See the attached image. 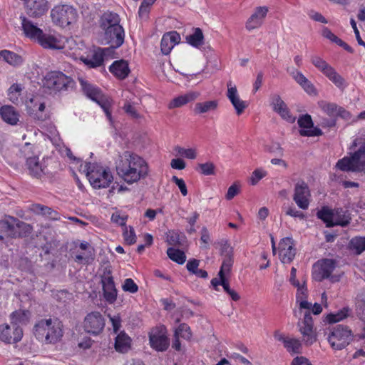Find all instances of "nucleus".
<instances>
[{
    "mask_svg": "<svg viewBox=\"0 0 365 365\" xmlns=\"http://www.w3.org/2000/svg\"><path fill=\"white\" fill-rule=\"evenodd\" d=\"M115 168L119 177L129 185L145 178L149 172L147 163L130 151H125L119 155Z\"/></svg>",
    "mask_w": 365,
    "mask_h": 365,
    "instance_id": "f257e3e1",
    "label": "nucleus"
},
{
    "mask_svg": "<svg viewBox=\"0 0 365 365\" xmlns=\"http://www.w3.org/2000/svg\"><path fill=\"white\" fill-rule=\"evenodd\" d=\"M348 155L339 159L335 168L346 173H365V136L355 138Z\"/></svg>",
    "mask_w": 365,
    "mask_h": 365,
    "instance_id": "f03ea898",
    "label": "nucleus"
},
{
    "mask_svg": "<svg viewBox=\"0 0 365 365\" xmlns=\"http://www.w3.org/2000/svg\"><path fill=\"white\" fill-rule=\"evenodd\" d=\"M63 327L62 322L57 318L41 319L35 323L33 334L39 341L55 344L63 335Z\"/></svg>",
    "mask_w": 365,
    "mask_h": 365,
    "instance_id": "7ed1b4c3",
    "label": "nucleus"
},
{
    "mask_svg": "<svg viewBox=\"0 0 365 365\" xmlns=\"http://www.w3.org/2000/svg\"><path fill=\"white\" fill-rule=\"evenodd\" d=\"M80 171L86 174L91 185L96 189L108 187L113 180L110 168L98 163H86L81 165Z\"/></svg>",
    "mask_w": 365,
    "mask_h": 365,
    "instance_id": "20e7f679",
    "label": "nucleus"
},
{
    "mask_svg": "<svg viewBox=\"0 0 365 365\" xmlns=\"http://www.w3.org/2000/svg\"><path fill=\"white\" fill-rule=\"evenodd\" d=\"M42 85L53 92L68 91L75 86V82L70 76L58 71L48 72L42 79Z\"/></svg>",
    "mask_w": 365,
    "mask_h": 365,
    "instance_id": "39448f33",
    "label": "nucleus"
},
{
    "mask_svg": "<svg viewBox=\"0 0 365 365\" xmlns=\"http://www.w3.org/2000/svg\"><path fill=\"white\" fill-rule=\"evenodd\" d=\"M78 81L83 93L92 101L96 102L102 108L108 120H111L112 117L110 110L111 100L104 96L98 87L91 84L86 79L79 77Z\"/></svg>",
    "mask_w": 365,
    "mask_h": 365,
    "instance_id": "423d86ee",
    "label": "nucleus"
},
{
    "mask_svg": "<svg viewBox=\"0 0 365 365\" xmlns=\"http://www.w3.org/2000/svg\"><path fill=\"white\" fill-rule=\"evenodd\" d=\"M77 10L69 5H57L51 11L52 22L61 28H65L77 21Z\"/></svg>",
    "mask_w": 365,
    "mask_h": 365,
    "instance_id": "0eeeda50",
    "label": "nucleus"
},
{
    "mask_svg": "<svg viewBox=\"0 0 365 365\" xmlns=\"http://www.w3.org/2000/svg\"><path fill=\"white\" fill-rule=\"evenodd\" d=\"M352 332L346 326L334 327L328 336V341L334 349L341 350L352 340Z\"/></svg>",
    "mask_w": 365,
    "mask_h": 365,
    "instance_id": "6e6552de",
    "label": "nucleus"
},
{
    "mask_svg": "<svg viewBox=\"0 0 365 365\" xmlns=\"http://www.w3.org/2000/svg\"><path fill=\"white\" fill-rule=\"evenodd\" d=\"M105 325L103 315L99 312H91L85 317L82 327L87 334L97 336L103 331Z\"/></svg>",
    "mask_w": 365,
    "mask_h": 365,
    "instance_id": "1a4fd4ad",
    "label": "nucleus"
},
{
    "mask_svg": "<svg viewBox=\"0 0 365 365\" xmlns=\"http://www.w3.org/2000/svg\"><path fill=\"white\" fill-rule=\"evenodd\" d=\"M22 328L14 324L0 325V341L6 344H16L22 339Z\"/></svg>",
    "mask_w": 365,
    "mask_h": 365,
    "instance_id": "9d476101",
    "label": "nucleus"
},
{
    "mask_svg": "<svg viewBox=\"0 0 365 365\" xmlns=\"http://www.w3.org/2000/svg\"><path fill=\"white\" fill-rule=\"evenodd\" d=\"M150 346L158 351L167 350L170 345V340L166 334V329L164 327H158L149 333Z\"/></svg>",
    "mask_w": 365,
    "mask_h": 365,
    "instance_id": "9b49d317",
    "label": "nucleus"
},
{
    "mask_svg": "<svg viewBox=\"0 0 365 365\" xmlns=\"http://www.w3.org/2000/svg\"><path fill=\"white\" fill-rule=\"evenodd\" d=\"M313 319L310 312H306L304 319L298 322L299 330L303 341L307 345H311L317 341V334L313 329Z\"/></svg>",
    "mask_w": 365,
    "mask_h": 365,
    "instance_id": "f8f14e48",
    "label": "nucleus"
},
{
    "mask_svg": "<svg viewBox=\"0 0 365 365\" xmlns=\"http://www.w3.org/2000/svg\"><path fill=\"white\" fill-rule=\"evenodd\" d=\"M335 269V262L331 259L319 260L313 266L312 277L318 282L329 278Z\"/></svg>",
    "mask_w": 365,
    "mask_h": 365,
    "instance_id": "ddd939ff",
    "label": "nucleus"
},
{
    "mask_svg": "<svg viewBox=\"0 0 365 365\" xmlns=\"http://www.w3.org/2000/svg\"><path fill=\"white\" fill-rule=\"evenodd\" d=\"M310 191L307 184L304 181H299L294 187V193L293 200L297 206L302 209L307 210L309 207Z\"/></svg>",
    "mask_w": 365,
    "mask_h": 365,
    "instance_id": "4468645a",
    "label": "nucleus"
},
{
    "mask_svg": "<svg viewBox=\"0 0 365 365\" xmlns=\"http://www.w3.org/2000/svg\"><path fill=\"white\" fill-rule=\"evenodd\" d=\"M270 106L272 110L279 114L282 118L289 123H294L296 118L293 116L285 102L278 94H272L270 96Z\"/></svg>",
    "mask_w": 365,
    "mask_h": 365,
    "instance_id": "2eb2a0df",
    "label": "nucleus"
},
{
    "mask_svg": "<svg viewBox=\"0 0 365 365\" xmlns=\"http://www.w3.org/2000/svg\"><path fill=\"white\" fill-rule=\"evenodd\" d=\"M101 283L105 299L113 304L116 300L117 289L110 270L104 272L101 277Z\"/></svg>",
    "mask_w": 365,
    "mask_h": 365,
    "instance_id": "dca6fc26",
    "label": "nucleus"
},
{
    "mask_svg": "<svg viewBox=\"0 0 365 365\" xmlns=\"http://www.w3.org/2000/svg\"><path fill=\"white\" fill-rule=\"evenodd\" d=\"M125 32L123 26H118L104 32L103 41L110 47L119 48L124 42Z\"/></svg>",
    "mask_w": 365,
    "mask_h": 365,
    "instance_id": "f3484780",
    "label": "nucleus"
},
{
    "mask_svg": "<svg viewBox=\"0 0 365 365\" xmlns=\"http://www.w3.org/2000/svg\"><path fill=\"white\" fill-rule=\"evenodd\" d=\"M297 123L299 126L301 128L299 134L302 136H320L323 133L321 129L314 126L312 117L309 114L300 116Z\"/></svg>",
    "mask_w": 365,
    "mask_h": 365,
    "instance_id": "a211bd4d",
    "label": "nucleus"
},
{
    "mask_svg": "<svg viewBox=\"0 0 365 365\" xmlns=\"http://www.w3.org/2000/svg\"><path fill=\"white\" fill-rule=\"evenodd\" d=\"M227 97L231 102L232 105L236 110V113L240 115H241L245 109L247 107V103L241 100L239 95L237 87L231 81H229L227 83Z\"/></svg>",
    "mask_w": 365,
    "mask_h": 365,
    "instance_id": "6ab92c4d",
    "label": "nucleus"
},
{
    "mask_svg": "<svg viewBox=\"0 0 365 365\" xmlns=\"http://www.w3.org/2000/svg\"><path fill=\"white\" fill-rule=\"evenodd\" d=\"M105 49L98 48L89 51L87 55H81L79 57L82 61L88 68H97L103 63V56Z\"/></svg>",
    "mask_w": 365,
    "mask_h": 365,
    "instance_id": "aec40b11",
    "label": "nucleus"
},
{
    "mask_svg": "<svg viewBox=\"0 0 365 365\" xmlns=\"http://www.w3.org/2000/svg\"><path fill=\"white\" fill-rule=\"evenodd\" d=\"M279 257L282 263H290L295 256L293 240L290 237L282 239L279 244Z\"/></svg>",
    "mask_w": 365,
    "mask_h": 365,
    "instance_id": "412c9836",
    "label": "nucleus"
},
{
    "mask_svg": "<svg viewBox=\"0 0 365 365\" xmlns=\"http://www.w3.org/2000/svg\"><path fill=\"white\" fill-rule=\"evenodd\" d=\"M268 13V8L267 6L257 7L255 12L247 19L245 27L248 31L259 28L267 16Z\"/></svg>",
    "mask_w": 365,
    "mask_h": 365,
    "instance_id": "4be33fe9",
    "label": "nucleus"
},
{
    "mask_svg": "<svg viewBox=\"0 0 365 365\" xmlns=\"http://www.w3.org/2000/svg\"><path fill=\"white\" fill-rule=\"evenodd\" d=\"M26 106L28 113L38 120H43L42 113L45 110V103L41 101L39 97H32L26 101Z\"/></svg>",
    "mask_w": 365,
    "mask_h": 365,
    "instance_id": "5701e85b",
    "label": "nucleus"
},
{
    "mask_svg": "<svg viewBox=\"0 0 365 365\" xmlns=\"http://www.w3.org/2000/svg\"><path fill=\"white\" fill-rule=\"evenodd\" d=\"M180 41V36L177 31H170L165 33L161 39L160 49L164 55L170 53L173 47Z\"/></svg>",
    "mask_w": 365,
    "mask_h": 365,
    "instance_id": "b1692460",
    "label": "nucleus"
},
{
    "mask_svg": "<svg viewBox=\"0 0 365 365\" xmlns=\"http://www.w3.org/2000/svg\"><path fill=\"white\" fill-rule=\"evenodd\" d=\"M26 167L29 174L36 178H40L48 173L46 166L43 162H40L36 156L27 158Z\"/></svg>",
    "mask_w": 365,
    "mask_h": 365,
    "instance_id": "393cba45",
    "label": "nucleus"
},
{
    "mask_svg": "<svg viewBox=\"0 0 365 365\" xmlns=\"http://www.w3.org/2000/svg\"><path fill=\"white\" fill-rule=\"evenodd\" d=\"M48 10L46 0H31L26 3V14L34 18L41 16Z\"/></svg>",
    "mask_w": 365,
    "mask_h": 365,
    "instance_id": "a878e982",
    "label": "nucleus"
},
{
    "mask_svg": "<svg viewBox=\"0 0 365 365\" xmlns=\"http://www.w3.org/2000/svg\"><path fill=\"white\" fill-rule=\"evenodd\" d=\"M14 223L15 217H14L9 216L0 220V241L8 238H16L17 234L14 228Z\"/></svg>",
    "mask_w": 365,
    "mask_h": 365,
    "instance_id": "bb28decb",
    "label": "nucleus"
},
{
    "mask_svg": "<svg viewBox=\"0 0 365 365\" xmlns=\"http://www.w3.org/2000/svg\"><path fill=\"white\" fill-rule=\"evenodd\" d=\"M38 42L44 48L62 49L66 47L64 41L61 38L43 32Z\"/></svg>",
    "mask_w": 365,
    "mask_h": 365,
    "instance_id": "cd10ccee",
    "label": "nucleus"
},
{
    "mask_svg": "<svg viewBox=\"0 0 365 365\" xmlns=\"http://www.w3.org/2000/svg\"><path fill=\"white\" fill-rule=\"evenodd\" d=\"M200 96V92L189 91L175 97L168 104L169 109L182 107L189 103L196 101Z\"/></svg>",
    "mask_w": 365,
    "mask_h": 365,
    "instance_id": "c85d7f7f",
    "label": "nucleus"
},
{
    "mask_svg": "<svg viewBox=\"0 0 365 365\" xmlns=\"http://www.w3.org/2000/svg\"><path fill=\"white\" fill-rule=\"evenodd\" d=\"M21 26L25 36L37 41L42 36L43 31L25 16H21Z\"/></svg>",
    "mask_w": 365,
    "mask_h": 365,
    "instance_id": "c756f323",
    "label": "nucleus"
},
{
    "mask_svg": "<svg viewBox=\"0 0 365 365\" xmlns=\"http://www.w3.org/2000/svg\"><path fill=\"white\" fill-rule=\"evenodd\" d=\"M274 338L282 342L284 348L290 353L297 354L302 349V343L297 339L286 336L278 332L275 333Z\"/></svg>",
    "mask_w": 365,
    "mask_h": 365,
    "instance_id": "7c9ffc66",
    "label": "nucleus"
},
{
    "mask_svg": "<svg viewBox=\"0 0 365 365\" xmlns=\"http://www.w3.org/2000/svg\"><path fill=\"white\" fill-rule=\"evenodd\" d=\"M120 17L116 13L106 12L101 18L100 26L105 32L115 26H120Z\"/></svg>",
    "mask_w": 365,
    "mask_h": 365,
    "instance_id": "2f4dec72",
    "label": "nucleus"
},
{
    "mask_svg": "<svg viewBox=\"0 0 365 365\" xmlns=\"http://www.w3.org/2000/svg\"><path fill=\"white\" fill-rule=\"evenodd\" d=\"M109 70L110 73L120 79L125 78L130 73L128 62L123 59L114 61L110 66Z\"/></svg>",
    "mask_w": 365,
    "mask_h": 365,
    "instance_id": "473e14b6",
    "label": "nucleus"
},
{
    "mask_svg": "<svg viewBox=\"0 0 365 365\" xmlns=\"http://www.w3.org/2000/svg\"><path fill=\"white\" fill-rule=\"evenodd\" d=\"M31 317V313L29 310L19 309L10 314V321L11 324L19 326L26 325L29 322Z\"/></svg>",
    "mask_w": 365,
    "mask_h": 365,
    "instance_id": "72a5a7b5",
    "label": "nucleus"
},
{
    "mask_svg": "<svg viewBox=\"0 0 365 365\" xmlns=\"http://www.w3.org/2000/svg\"><path fill=\"white\" fill-rule=\"evenodd\" d=\"M355 311L358 318L365 324V290L359 292L356 297ZM364 331L363 338L365 337V327Z\"/></svg>",
    "mask_w": 365,
    "mask_h": 365,
    "instance_id": "f704fd0d",
    "label": "nucleus"
},
{
    "mask_svg": "<svg viewBox=\"0 0 365 365\" xmlns=\"http://www.w3.org/2000/svg\"><path fill=\"white\" fill-rule=\"evenodd\" d=\"M0 115L4 121L9 124L16 125L19 121V113L13 106H2L0 108Z\"/></svg>",
    "mask_w": 365,
    "mask_h": 365,
    "instance_id": "c9c22d12",
    "label": "nucleus"
},
{
    "mask_svg": "<svg viewBox=\"0 0 365 365\" xmlns=\"http://www.w3.org/2000/svg\"><path fill=\"white\" fill-rule=\"evenodd\" d=\"M130 338L124 332H120L115 337V348L117 351L125 353L130 348Z\"/></svg>",
    "mask_w": 365,
    "mask_h": 365,
    "instance_id": "e433bc0d",
    "label": "nucleus"
},
{
    "mask_svg": "<svg viewBox=\"0 0 365 365\" xmlns=\"http://www.w3.org/2000/svg\"><path fill=\"white\" fill-rule=\"evenodd\" d=\"M218 107V101L216 100L207 101L197 103L195 105L194 112L196 114H203L207 112L214 111Z\"/></svg>",
    "mask_w": 365,
    "mask_h": 365,
    "instance_id": "4c0bfd02",
    "label": "nucleus"
},
{
    "mask_svg": "<svg viewBox=\"0 0 365 365\" xmlns=\"http://www.w3.org/2000/svg\"><path fill=\"white\" fill-rule=\"evenodd\" d=\"M296 295L297 302L299 304V309H307L309 312L312 307V303L308 302L306 299L307 297V289L304 285H299Z\"/></svg>",
    "mask_w": 365,
    "mask_h": 365,
    "instance_id": "58836bf2",
    "label": "nucleus"
},
{
    "mask_svg": "<svg viewBox=\"0 0 365 365\" xmlns=\"http://www.w3.org/2000/svg\"><path fill=\"white\" fill-rule=\"evenodd\" d=\"M351 218L350 213L347 210L343 209H337L334 213V224L335 225H340L346 227L350 223Z\"/></svg>",
    "mask_w": 365,
    "mask_h": 365,
    "instance_id": "ea45409f",
    "label": "nucleus"
},
{
    "mask_svg": "<svg viewBox=\"0 0 365 365\" xmlns=\"http://www.w3.org/2000/svg\"><path fill=\"white\" fill-rule=\"evenodd\" d=\"M324 76L339 88L344 89L346 87L345 80L333 67Z\"/></svg>",
    "mask_w": 365,
    "mask_h": 365,
    "instance_id": "a19ab883",
    "label": "nucleus"
},
{
    "mask_svg": "<svg viewBox=\"0 0 365 365\" xmlns=\"http://www.w3.org/2000/svg\"><path fill=\"white\" fill-rule=\"evenodd\" d=\"M317 216L319 219L322 220L326 223L327 227H331L334 226V213L328 207H324L322 210H319L317 213Z\"/></svg>",
    "mask_w": 365,
    "mask_h": 365,
    "instance_id": "79ce46f5",
    "label": "nucleus"
},
{
    "mask_svg": "<svg viewBox=\"0 0 365 365\" xmlns=\"http://www.w3.org/2000/svg\"><path fill=\"white\" fill-rule=\"evenodd\" d=\"M14 230L17 234L16 237H23L31 233L32 227L30 225L20 221L15 217V223L14 225Z\"/></svg>",
    "mask_w": 365,
    "mask_h": 365,
    "instance_id": "37998d69",
    "label": "nucleus"
},
{
    "mask_svg": "<svg viewBox=\"0 0 365 365\" xmlns=\"http://www.w3.org/2000/svg\"><path fill=\"white\" fill-rule=\"evenodd\" d=\"M0 58L12 66L20 65L23 61L19 55L7 50L0 51Z\"/></svg>",
    "mask_w": 365,
    "mask_h": 365,
    "instance_id": "c03bdc74",
    "label": "nucleus"
},
{
    "mask_svg": "<svg viewBox=\"0 0 365 365\" xmlns=\"http://www.w3.org/2000/svg\"><path fill=\"white\" fill-rule=\"evenodd\" d=\"M166 242L173 246H180L183 245L185 237L181 233L174 230H170L167 233Z\"/></svg>",
    "mask_w": 365,
    "mask_h": 365,
    "instance_id": "a18cd8bd",
    "label": "nucleus"
},
{
    "mask_svg": "<svg viewBox=\"0 0 365 365\" xmlns=\"http://www.w3.org/2000/svg\"><path fill=\"white\" fill-rule=\"evenodd\" d=\"M319 106L330 118H335L338 115L339 106L336 103L322 101L319 102Z\"/></svg>",
    "mask_w": 365,
    "mask_h": 365,
    "instance_id": "49530a36",
    "label": "nucleus"
},
{
    "mask_svg": "<svg viewBox=\"0 0 365 365\" xmlns=\"http://www.w3.org/2000/svg\"><path fill=\"white\" fill-rule=\"evenodd\" d=\"M187 42L194 47H199L203 44L204 36L200 28L195 29L194 33L187 36Z\"/></svg>",
    "mask_w": 365,
    "mask_h": 365,
    "instance_id": "de8ad7c7",
    "label": "nucleus"
},
{
    "mask_svg": "<svg viewBox=\"0 0 365 365\" xmlns=\"http://www.w3.org/2000/svg\"><path fill=\"white\" fill-rule=\"evenodd\" d=\"M349 247L356 255H360L365 251V237H353L350 240Z\"/></svg>",
    "mask_w": 365,
    "mask_h": 365,
    "instance_id": "09e8293b",
    "label": "nucleus"
},
{
    "mask_svg": "<svg viewBox=\"0 0 365 365\" xmlns=\"http://www.w3.org/2000/svg\"><path fill=\"white\" fill-rule=\"evenodd\" d=\"M167 255L170 259L180 264H184L186 260V256L184 252L178 249L170 247L167 250Z\"/></svg>",
    "mask_w": 365,
    "mask_h": 365,
    "instance_id": "8fccbe9b",
    "label": "nucleus"
},
{
    "mask_svg": "<svg viewBox=\"0 0 365 365\" xmlns=\"http://www.w3.org/2000/svg\"><path fill=\"white\" fill-rule=\"evenodd\" d=\"M312 63L324 75L332 67L326 61L318 56L311 57Z\"/></svg>",
    "mask_w": 365,
    "mask_h": 365,
    "instance_id": "3c124183",
    "label": "nucleus"
},
{
    "mask_svg": "<svg viewBox=\"0 0 365 365\" xmlns=\"http://www.w3.org/2000/svg\"><path fill=\"white\" fill-rule=\"evenodd\" d=\"M215 165L212 162L200 163L196 168V170L204 175H211L215 174Z\"/></svg>",
    "mask_w": 365,
    "mask_h": 365,
    "instance_id": "603ef678",
    "label": "nucleus"
},
{
    "mask_svg": "<svg viewBox=\"0 0 365 365\" xmlns=\"http://www.w3.org/2000/svg\"><path fill=\"white\" fill-rule=\"evenodd\" d=\"M174 334L179 337L187 340L190 339L192 336L190 328L186 324H180L179 327L175 330Z\"/></svg>",
    "mask_w": 365,
    "mask_h": 365,
    "instance_id": "864d4df0",
    "label": "nucleus"
},
{
    "mask_svg": "<svg viewBox=\"0 0 365 365\" xmlns=\"http://www.w3.org/2000/svg\"><path fill=\"white\" fill-rule=\"evenodd\" d=\"M232 266V256H227L223 259L222 266L218 273L219 277L225 276V273H228Z\"/></svg>",
    "mask_w": 365,
    "mask_h": 365,
    "instance_id": "5fc2aeb1",
    "label": "nucleus"
},
{
    "mask_svg": "<svg viewBox=\"0 0 365 365\" xmlns=\"http://www.w3.org/2000/svg\"><path fill=\"white\" fill-rule=\"evenodd\" d=\"M124 240L128 245H133L136 242V235L133 227H130L129 230L127 227H125L123 230Z\"/></svg>",
    "mask_w": 365,
    "mask_h": 365,
    "instance_id": "6e6d98bb",
    "label": "nucleus"
},
{
    "mask_svg": "<svg viewBox=\"0 0 365 365\" xmlns=\"http://www.w3.org/2000/svg\"><path fill=\"white\" fill-rule=\"evenodd\" d=\"M287 71L292 76V78L295 80V81L300 86H302L303 83H306V81L308 80L302 72H300L294 68H292L291 70L287 69Z\"/></svg>",
    "mask_w": 365,
    "mask_h": 365,
    "instance_id": "4d7b16f0",
    "label": "nucleus"
},
{
    "mask_svg": "<svg viewBox=\"0 0 365 365\" xmlns=\"http://www.w3.org/2000/svg\"><path fill=\"white\" fill-rule=\"evenodd\" d=\"M123 289L125 292H128L130 293L134 294L138 292V287L132 279L128 278L124 281V283L123 284Z\"/></svg>",
    "mask_w": 365,
    "mask_h": 365,
    "instance_id": "13d9d810",
    "label": "nucleus"
},
{
    "mask_svg": "<svg viewBox=\"0 0 365 365\" xmlns=\"http://www.w3.org/2000/svg\"><path fill=\"white\" fill-rule=\"evenodd\" d=\"M267 173L262 169H256L252 172L250 178V182L252 185H256L261 179L266 176Z\"/></svg>",
    "mask_w": 365,
    "mask_h": 365,
    "instance_id": "bf43d9fd",
    "label": "nucleus"
},
{
    "mask_svg": "<svg viewBox=\"0 0 365 365\" xmlns=\"http://www.w3.org/2000/svg\"><path fill=\"white\" fill-rule=\"evenodd\" d=\"M125 112L133 118H140V115L135 108L130 103L126 102L123 106Z\"/></svg>",
    "mask_w": 365,
    "mask_h": 365,
    "instance_id": "052dcab7",
    "label": "nucleus"
},
{
    "mask_svg": "<svg viewBox=\"0 0 365 365\" xmlns=\"http://www.w3.org/2000/svg\"><path fill=\"white\" fill-rule=\"evenodd\" d=\"M172 181L178 186L183 196H186L187 195V190L185 182L182 178H178L177 176H173Z\"/></svg>",
    "mask_w": 365,
    "mask_h": 365,
    "instance_id": "680f3d73",
    "label": "nucleus"
},
{
    "mask_svg": "<svg viewBox=\"0 0 365 365\" xmlns=\"http://www.w3.org/2000/svg\"><path fill=\"white\" fill-rule=\"evenodd\" d=\"M353 364H365V351L362 349L357 350L352 356Z\"/></svg>",
    "mask_w": 365,
    "mask_h": 365,
    "instance_id": "e2e57ef3",
    "label": "nucleus"
},
{
    "mask_svg": "<svg viewBox=\"0 0 365 365\" xmlns=\"http://www.w3.org/2000/svg\"><path fill=\"white\" fill-rule=\"evenodd\" d=\"M239 192L240 186L237 183H234L228 188L225 197L227 200H230L234 198V197L236 196Z\"/></svg>",
    "mask_w": 365,
    "mask_h": 365,
    "instance_id": "0e129e2a",
    "label": "nucleus"
},
{
    "mask_svg": "<svg viewBox=\"0 0 365 365\" xmlns=\"http://www.w3.org/2000/svg\"><path fill=\"white\" fill-rule=\"evenodd\" d=\"M126 216H121L118 212H115L111 216V220L113 222L123 227H126Z\"/></svg>",
    "mask_w": 365,
    "mask_h": 365,
    "instance_id": "69168bd1",
    "label": "nucleus"
},
{
    "mask_svg": "<svg viewBox=\"0 0 365 365\" xmlns=\"http://www.w3.org/2000/svg\"><path fill=\"white\" fill-rule=\"evenodd\" d=\"M350 24L354 30L358 43L365 48V42L361 39L360 36L361 34H359V31L356 26V23L355 20L354 19H351Z\"/></svg>",
    "mask_w": 365,
    "mask_h": 365,
    "instance_id": "338daca9",
    "label": "nucleus"
},
{
    "mask_svg": "<svg viewBox=\"0 0 365 365\" xmlns=\"http://www.w3.org/2000/svg\"><path fill=\"white\" fill-rule=\"evenodd\" d=\"M110 320L112 324L113 329L115 333H117L121 327V319L119 315L110 316Z\"/></svg>",
    "mask_w": 365,
    "mask_h": 365,
    "instance_id": "774afa93",
    "label": "nucleus"
}]
</instances>
